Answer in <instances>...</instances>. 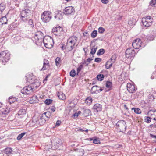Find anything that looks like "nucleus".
<instances>
[{
	"label": "nucleus",
	"mask_w": 156,
	"mask_h": 156,
	"mask_svg": "<svg viewBox=\"0 0 156 156\" xmlns=\"http://www.w3.org/2000/svg\"><path fill=\"white\" fill-rule=\"evenodd\" d=\"M131 110H134V112L137 114H140L141 113L140 109L138 108H131Z\"/></svg>",
	"instance_id": "obj_38"
},
{
	"label": "nucleus",
	"mask_w": 156,
	"mask_h": 156,
	"mask_svg": "<svg viewBox=\"0 0 156 156\" xmlns=\"http://www.w3.org/2000/svg\"><path fill=\"white\" fill-rule=\"evenodd\" d=\"M38 119L39 117L38 118L36 116H34L33 117L32 119V122L34 123H38Z\"/></svg>",
	"instance_id": "obj_45"
},
{
	"label": "nucleus",
	"mask_w": 156,
	"mask_h": 156,
	"mask_svg": "<svg viewBox=\"0 0 156 156\" xmlns=\"http://www.w3.org/2000/svg\"><path fill=\"white\" fill-rule=\"evenodd\" d=\"M5 6L3 3L0 4V10L2 12L3 11L5 8Z\"/></svg>",
	"instance_id": "obj_55"
},
{
	"label": "nucleus",
	"mask_w": 156,
	"mask_h": 156,
	"mask_svg": "<svg viewBox=\"0 0 156 156\" xmlns=\"http://www.w3.org/2000/svg\"><path fill=\"white\" fill-rule=\"evenodd\" d=\"M32 88L30 87L29 85L28 86L25 87L21 90V92L24 94L28 95L30 94H32L34 92Z\"/></svg>",
	"instance_id": "obj_7"
},
{
	"label": "nucleus",
	"mask_w": 156,
	"mask_h": 156,
	"mask_svg": "<svg viewBox=\"0 0 156 156\" xmlns=\"http://www.w3.org/2000/svg\"><path fill=\"white\" fill-rule=\"evenodd\" d=\"M43 115H44L45 117L48 120L49 118L51 115V113L49 111L47 112L42 114Z\"/></svg>",
	"instance_id": "obj_37"
},
{
	"label": "nucleus",
	"mask_w": 156,
	"mask_h": 156,
	"mask_svg": "<svg viewBox=\"0 0 156 156\" xmlns=\"http://www.w3.org/2000/svg\"><path fill=\"white\" fill-rule=\"evenodd\" d=\"M43 43L45 47L47 48H50L52 47V45L51 44V43Z\"/></svg>",
	"instance_id": "obj_47"
},
{
	"label": "nucleus",
	"mask_w": 156,
	"mask_h": 156,
	"mask_svg": "<svg viewBox=\"0 0 156 156\" xmlns=\"http://www.w3.org/2000/svg\"><path fill=\"white\" fill-rule=\"evenodd\" d=\"M10 59V54L8 51H2L0 54V59L3 65H5Z\"/></svg>",
	"instance_id": "obj_3"
},
{
	"label": "nucleus",
	"mask_w": 156,
	"mask_h": 156,
	"mask_svg": "<svg viewBox=\"0 0 156 156\" xmlns=\"http://www.w3.org/2000/svg\"><path fill=\"white\" fill-rule=\"evenodd\" d=\"M7 19L6 16H4L0 18V24L2 25L4 24H6L7 22Z\"/></svg>",
	"instance_id": "obj_24"
},
{
	"label": "nucleus",
	"mask_w": 156,
	"mask_h": 156,
	"mask_svg": "<svg viewBox=\"0 0 156 156\" xmlns=\"http://www.w3.org/2000/svg\"><path fill=\"white\" fill-rule=\"evenodd\" d=\"M93 60V59L92 58H89L87 59L86 61L87 62L90 63V61L92 60Z\"/></svg>",
	"instance_id": "obj_63"
},
{
	"label": "nucleus",
	"mask_w": 156,
	"mask_h": 156,
	"mask_svg": "<svg viewBox=\"0 0 156 156\" xmlns=\"http://www.w3.org/2000/svg\"><path fill=\"white\" fill-rule=\"evenodd\" d=\"M63 13L65 14L72 15L75 13L74 9L72 6L66 7Z\"/></svg>",
	"instance_id": "obj_9"
},
{
	"label": "nucleus",
	"mask_w": 156,
	"mask_h": 156,
	"mask_svg": "<svg viewBox=\"0 0 156 156\" xmlns=\"http://www.w3.org/2000/svg\"><path fill=\"white\" fill-rule=\"evenodd\" d=\"M114 63H112V62L108 61L105 64V67L106 69H109L111 68L112 66V64Z\"/></svg>",
	"instance_id": "obj_30"
},
{
	"label": "nucleus",
	"mask_w": 156,
	"mask_h": 156,
	"mask_svg": "<svg viewBox=\"0 0 156 156\" xmlns=\"http://www.w3.org/2000/svg\"><path fill=\"white\" fill-rule=\"evenodd\" d=\"M56 108L54 106H51L50 108V110L52 111V112H54L55 111Z\"/></svg>",
	"instance_id": "obj_62"
},
{
	"label": "nucleus",
	"mask_w": 156,
	"mask_h": 156,
	"mask_svg": "<svg viewBox=\"0 0 156 156\" xmlns=\"http://www.w3.org/2000/svg\"><path fill=\"white\" fill-rule=\"evenodd\" d=\"M28 24L29 27L32 28L34 27V26L33 20L31 19H28Z\"/></svg>",
	"instance_id": "obj_35"
},
{
	"label": "nucleus",
	"mask_w": 156,
	"mask_h": 156,
	"mask_svg": "<svg viewBox=\"0 0 156 156\" xmlns=\"http://www.w3.org/2000/svg\"><path fill=\"white\" fill-rule=\"evenodd\" d=\"M105 52V50L103 49H100L98 51L97 55L98 56L103 54Z\"/></svg>",
	"instance_id": "obj_44"
},
{
	"label": "nucleus",
	"mask_w": 156,
	"mask_h": 156,
	"mask_svg": "<svg viewBox=\"0 0 156 156\" xmlns=\"http://www.w3.org/2000/svg\"><path fill=\"white\" fill-rule=\"evenodd\" d=\"M20 19L21 20L24 22H26L29 19V17L25 16L20 15Z\"/></svg>",
	"instance_id": "obj_40"
},
{
	"label": "nucleus",
	"mask_w": 156,
	"mask_h": 156,
	"mask_svg": "<svg viewBox=\"0 0 156 156\" xmlns=\"http://www.w3.org/2000/svg\"><path fill=\"white\" fill-rule=\"evenodd\" d=\"M150 5L151 6L156 7V0H151L150 2Z\"/></svg>",
	"instance_id": "obj_49"
},
{
	"label": "nucleus",
	"mask_w": 156,
	"mask_h": 156,
	"mask_svg": "<svg viewBox=\"0 0 156 156\" xmlns=\"http://www.w3.org/2000/svg\"><path fill=\"white\" fill-rule=\"evenodd\" d=\"M93 143L95 144H98L100 143V141L99 139L94 138L93 140Z\"/></svg>",
	"instance_id": "obj_57"
},
{
	"label": "nucleus",
	"mask_w": 156,
	"mask_h": 156,
	"mask_svg": "<svg viewBox=\"0 0 156 156\" xmlns=\"http://www.w3.org/2000/svg\"><path fill=\"white\" fill-rule=\"evenodd\" d=\"M105 31V29L102 27H99L98 28V32L102 34Z\"/></svg>",
	"instance_id": "obj_56"
},
{
	"label": "nucleus",
	"mask_w": 156,
	"mask_h": 156,
	"mask_svg": "<svg viewBox=\"0 0 156 156\" xmlns=\"http://www.w3.org/2000/svg\"><path fill=\"white\" fill-rule=\"evenodd\" d=\"M50 65L49 61L46 59H44L43 61V65L42 68L41 69V71L45 70L48 68Z\"/></svg>",
	"instance_id": "obj_15"
},
{
	"label": "nucleus",
	"mask_w": 156,
	"mask_h": 156,
	"mask_svg": "<svg viewBox=\"0 0 156 156\" xmlns=\"http://www.w3.org/2000/svg\"><path fill=\"white\" fill-rule=\"evenodd\" d=\"M31 14L30 11L28 9L22 10L21 12L20 15L25 16L29 17Z\"/></svg>",
	"instance_id": "obj_16"
},
{
	"label": "nucleus",
	"mask_w": 156,
	"mask_h": 156,
	"mask_svg": "<svg viewBox=\"0 0 156 156\" xmlns=\"http://www.w3.org/2000/svg\"><path fill=\"white\" fill-rule=\"evenodd\" d=\"M83 64H81L80 65V66L77 68L76 71H78L79 72H80L82 68H83Z\"/></svg>",
	"instance_id": "obj_58"
},
{
	"label": "nucleus",
	"mask_w": 156,
	"mask_h": 156,
	"mask_svg": "<svg viewBox=\"0 0 156 156\" xmlns=\"http://www.w3.org/2000/svg\"><path fill=\"white\" fill-rule=\"evenodd\" d=\"M155 37V34L153 33L152 34H149L147 36V40L151 41L153 40Z\"/></svg>",
	"instance_id": "obj_25"
},
{
	"label": "nucleus",
	"mask_w": 156,
	"mask_h": 156,
	"mask_svg": "<svg viewBox=\"0 0 156 156\" xmlns=\"http://www.w3.org/2000/svg\"><path fill=\"white\" fill-rule=\"evenodd\" d=\"M155 112L156 111L154 109H151L150 110L148 113V115L150 116H151L152 118L153 115H155Z\"/></svg>",
	"instance_id": "obj_27"
},
{
	"label": "nucleus",
	"mask_w": 156,
	"mask_h": 156,
	"mask_svg": "<svg viewBox=\"0 0 156 156\" xmlns=\"http://www.w3.org/2000/svg\"><path fill=\"white\" fill-rule=\"evenodd\" d=\"M78 38L75 36L70 37L68 39L65 48L69 51H71L77 41Z\"/></svg>",
	"instance_id": "obj_2"
},
{
	"label": "nucleus",
	"mask_w": 156,
	"mask_h": 156,
	"mask_svg": "<svg viewBox=\"0 0 156 156\" xmlns=\"http://www.w3.org/2000/svg\"><path fill=\"white\" fill-rule=\"evenodd\" d=\"M97 32L96 30L93 31L91 33V36L92 38H94L96 37L97 35Z\"/></svg>",
	"instance_id": "obj_46"
},
{
	"label": "nucleus",
	"mask_w": 156,
	"mask_h": 156,
	"mask_svg": "<svg viewBox=\"0 0 156 156\" xmlns=\"http://www.w3.org/2000/svg\"><path fill=\"white\" fill-rule=\"evenodd\" d=\"M142 22L143 25L146 27H148L151 25L152 21H147L144 18L142 19Z\"/></svg>",
	"instance_id": "obj_21"
},
{
	"label": "nucleus",
	"mask_w": 156,
	"mask_h": 156,
	"mask_svg": "<svg viewBox=\"0 0 156 156\" xmlns=\"http://www.w3.org/2000/svg\"><path fill=\"white\" fill-rule=\"evenodd\" d=\"M29 85L33 90L34 92H35L36 89L40 85L41 83L37 80H34V82L30 83Z\"/></svg>",
	"instance_id": "obj_10"
},
{
	"label": "nucleus",
	"mask_w": 156,
	"mask_h": 156,
	"mask_svg": "<svg viewBox=\"0 0 156 156\" xmlns=\"http://www.w3.org/2000/svg\"><path fill=\"white\" fill-rule=\"evenodd\" d=\"M51 145H54L55 147L54 148H53V149H56L62 144L61 140L57 138H55V140H51Z\"/></svg>",
	"instance_id": "obj_12"
},
{
	"label": "nucleus",
	"mask_w": 156,
	"mask_h": 156,
	"mask_svg": "<svg viewBox=\"0 0 156 156\" xmlns=\"http://www.w3.org/2000/svg\"><path fill=\"white\" fill-rule=\"evenodd\" d=\"M15 100V98L12 97H10L9 98V102L10 104L13 103Z\"/></svg>",
	"instance_id": "obj_52"
},
{
	"label": "nucleus",
	"mask_w": 156,
	"mask_h": 156,
	"mask_svg": "<svg viewBox=\"0 0 156 156\" xmlns=\"http://www.w3.org/2000/svg\"><path fill=\"white\" fill-rule=\"evenodd\" d=\"M97 87L98 86L96 85L93 86L91 89V93L92 94H97Z\"/></svg>",
	"instance_id": "obj_28"
},
{
	"label": "nucleus",
	"mask_w": 156,
	"mask_h": 156,
	"mask_svg": "<svg viewBox=\"0 0 156 156\" xmlns=\"http://www.w3.org/2000/svg\"><path fill=\"white\" fill-rule=\"evenodd\" d=\"M62 31V28L59 26L53 28L52 29V32L54 33V34L57 35H59L58 33L59 32Z\"/></svg>",
	"instance_id": "obj_18"
},
{
	"label": "nucleus",
	"mask_w": 156,
	"mask_h": 156,
	"mask_svg": "<svg viewBox=\"0 0 156 156\" xmlns=\"http://www.w3.org/2000/svg\"><path fill=\"white\" fill-rule=\"evenodd\" d=\"M112 83L110 81H107L106 83V87L109 90L112 89Z\"/></svg>",
	"instance_id": "obj_31"
},
{
	"label": "nucleus",
	"mask_w": 156,
	"mask_h": 156,
	"mask_svg": "<svg viewBox=\"0 0 156 156\" xmlns=\"http://www.w3.org/2000/svg\"><path fill=\"white\" fill-rule=\"evenodd\" d=\"M55 61L56 65L57 66H60V63L61 62V58L59 57H57L56 58Z\"/></svg>",
	"instance_id": "obj_36"
},
{
	"label": "nucleus",
	"mask_w": 156,
	"mask_h": 156,
	"mask_svg": "<svg viewBox=\"0 0 156 156\" xmlns=\"http://www.w3.org/2000/svg\"><path fill=\"white\" fill-rule=\"evenodd\" d=\"M97 48H98L97 47H96L95 46H93V48L91 49L90 52V54L91 55H94L95 54Z\"/></svg>",
	"instance_id": "obj_42"
},
{
	"label": "nucleus",
	"mask_w": 156,
	"mask_h": 156,
	"mask_svg": "<svg viewBox=\"0 0 156 156\" xmlns=\"http://www.w3.org/2000/svg\"><path fill=\"white\" fill-rule=\"evenodd\" d=\"M10 109L9 108H3L2 110V113L3 114L7 115L10 112Z\"/></svg>",
	"instance_id": "obj_39"
},
{
	"label": "nucleus",
	"mask_w": 156,
	"mask_h": 156,
	"mask_svg": "<svg viewBox=\"0 0 156 156\" xmlns=\"http://www.w3.org/2000/svg\"><path fill=\"white\" fill-rule=\"evenodd\" d=\"M82 111L83 112V115L87 117L91 114V111L89 109H87L86 108H82L81 109Z\"/></svg>",
	"instance_id": "obj_13"
},
{
	"label": "nucleus",
	"mask_w": 156,
	"mask_h": 156,
	"mask_svg": "<svg viewBox=\"0 0 156 156\" xmlns=\"http://www.w3.org/2000/svg\"><path fill=\"white\" fill-rule=\"evenodd\" d=\"M97 92H98V93H99L100 92H101L103 90V89L101 88V87H99L98 86L97 87Z\"/></svg>",
	"instance_id": "obj_61"
},
{
	"label": "nucleus",
	"mask_w": 156,
	"mask_h": 156,
	"mask_svg": "<svg viewBox=\"0 0 156 156\" xmlns=\"http://www.w3.org/2000/svg\"><path fill=\"white\" fill-rule=\"evenodd\" d=\"M55 16L54 18L58 20H60L62 18V16L61 13L58 11H57L55 12Z\"/></svg>",
	"instance_id": "obj_22"
},
{
	"label": "nucleus",
	"mask_w": 156,
	"mask_h": 156,
	"mask_svg": "<svg viewBox=\"0 0 156 156\" xmlns=\"http://www.w3.org/2000/svg\"><path fill=\"white\" fill-rule=\"evenodd\" d=\"M136 21L134 19L131 18L128 22V24L130 26L134 25H135Z\"/></svg>",
	"instance_id": "obj_33"
},
{
	"label": "nucleus",
	"mask_w": 156,
	"mask_h": 156,
	"mask_svg": "<svg viewBox=\"0 0 156 156\" xmlns=\"http://www.w3.org/2000/svg\"><path fill=\"white\" fill-rule=\"evenodd\" d=\"M26 81L27 82H28L29 83H31L33 82L34 80V77L33 75V74H31L28 75L26 76Z\"/></svg>",
	"instance_id": "obj_19"
},
{
	"label": "nucleus",
	"mask_w": 156,
	"mask_h": 156,
	"mask_svg": "<svg viewBox=\"0 0 156 156\" xmlns=\"http://www.w3.org/2000/svg\"><path fill=\"white\" fill-rule=\"evenodd\" d=\"M61 123V121L59 120H58L57 121L56 125L57 126H58L60 125Z\"/></svg>",
	"instance_id": "obj_64"
},
{
	"label": "nucleus",
	"mask_w": 156,
	"mask_h": 156,
	"mask_svg": "<svg viewBox=\"0 0 156 156\" xmlns=\"http://www.w3.org/2000/svg\"><path fill=\"white\" fill-rule=\"evenodd\" d=\"M104 77V76L103 74H100L97 75V80L99 81H102Z\"/></svg>",
	"instance_id": "obj_43"
},
{
	"label": "nucleus",
	"mask_w": 156,
	"mask_h": 156,
	"mask_svg": "<svg viewBox=\"0 0 156 156\" xmlns=\"http://www.w3.org/2000/svg\"><path fill=\"white\" fill-rule=\"evenodd\" d=\"M37 97L36 96H33L31 98L29 101V103L32 104L34 103L35 101L37 99Z\"/></svg>",
	"instance_id": "obj_34"
},
{
	"label": "nucleus",
	"mask_w": 156,
	"mask_h": 156,
	"mask_svg": "<svg viewBox=\"0 0 156 156\" xmlns=\"http://www.w3.org/2000/svg\"><path fill=\"white\" fill-rule=\"evenodd\" d=\"M26 113V110L24 109H20L18 112L17 113L18 117L20 118H23L25 115Z\"/></svg>",
	"instance_id": "obj_20"
},
{
	"label": "nucleus",
	"mask_w": 156,
	"mask_h": 156,
	"mask_svg": "<svg viewBox=\"0 0 156 156\" xmlns=\"http://www.w3.org/2000/svg\"><path fill=\"white\" fill-rule=\"evenodd\" d=\"M76 75V71L74 69H72L70 72V76L72 77H74Z\"/></svg>",
	"instance_id": "obj_48"
},
{
	"label": "nucleus",
	"mask_w": 156,
	"mask_h": 156,
	"mask_svg": "<svg viewBox=\"0 0 156 156\" xmlns=\"http://www.w3.org/2000/svg\"><path fill=\"white\" fill-rule=\"evenodd\" d=\"M143 18H144L147 21H151V16H146V17H144Z\"/></svg>",
	"instance_id": "obj_59"
},
{
	"label": "nucleus",
	"mask_w": 156,
	"mask_h": 156,
	"mask_svg": "<svg viewBox=\"0 0 156 156\" xmlns=\"http://www.w3.org/2000/svg\"><path fill=\"white\" fill-rule=\"evenodd\" d=\"M47 120V119L45 118L44 115L42 114L40 117H39L38 124L41 125H43L45 123Z\"/></svg>",
	"instance_id": "obj_14"
},
{
	"label": "nucleus",
	"mask_w": 156,
	"mask_h": 156,
	"mask_svg": "<svg viewBox=\"0 0 156 156\" xmlns=\"http://www.w3.org/2000/svg\"><path fill=\"white\" fill-rule=\"evenodd\" d=\"M155 96L154 95V94L153 93V92L151 94H150L148 96V99L149 100V101H153L155 98Z\"/></svg>",
	"instance_id": "obj_41"
},
{
	"label": "nucleus",
	"mask_w": 156,
	"mask_h": 156,
	"mask_svg": "<svg viewBox=\"0 0 156 156\" xmlns=\"http://www.w3.org/2000/svg\"><path fill=\"white\" fill-rule=\"evenodd\" d=\"M33 42L38 46H41L42 43H51L53 41V39L49 36L44 37L43 33L41 31H37L35 33L34 37H32Z\"/></svg>",
	"instance_id": "obj_1"
},
{
	"label": "nucleus",
	"mask_w": 156,
	"mask_h": 156,
	"mask_svg": "<svg viewBox=\"0 0 156 156\" xmlns=\"http://www.w3.org/2000/svg\"><path fill=\"white\" fill-rule=\"evenodd\" d=\"M57 96L61 100H64L65 98V94L61 92H58L57 94Z\"/></svg>",
	"instance_id": "obj_26"
},
{
	"label": "nucleus",
	"mask_w": 156,
	"mask_h": 156,
	"mask_svg": "<svg viewBox=\"0 0 156 156\" xmlns=\"http://www.w3.org/2000/svg\"><path fill=\"white\" fill-rule=\"evenodd\" d=\"M52 101V100L49 99H47L44 101V103L47 105H48L51 104Z\"/></svg>",
	"instance_id": "obj_51"
},
{
	"label": "nucleus",
	"mask_w": 156,
	"mask_h": 156,
	"mask_svg": "<svg viewBox=\"0 0 156 156\" xmlns=\"http://www.w3.org/2000/svg\"><path fill=\"white\" fill-rule=\"evenodd\" d=\"M52 16V14L49 11H45L41 16V18L42 21L47 23L50 21Z\"/></svg>",
	"instance_id": "obj_5"
},
{
	"label": "nucleus",
	"mask_w": 156,
	"mask_h": 156,
	"mask_svg": "<svg viewBox=\"0 0 156 156\" xmlns=\"http://www.w3.org/2000/svg\"><path fill=\"white\" fill-rule=\"evenodd\" d=\"M101 61V59L99 58H96L95 59L94 61L97 62H100Z\"/></svg>",
	"instance_id": "obj_60"
},
{
	"label": "nucleus",
	"mask_w": 156,
	"mask_h": 156,
	"mask_svg": "<svg viewBox=\"0 0 156 156\" xmlns=\"http://www.w3.org/2000/svg\"><path fill=\"white\" fill-rule=\"evenodd\" d=\"M126 56L127 58L133 57L135 54V51L133 48H127L125 52Z\"/></svg>",
	"instance_id": "obj_6"
},
{
	"label": "nucleus",
	"mask_w": 156,
	"mask_h": 156,
	"mask_svg": "<svg viewBox=\"0 0 156 156\" xmlns=\"http://www.w3.org/2000/svg\"><path fill=\"white\" fill-rule=\"evenodd\" d=\"M75 151L76 152L77 155L79 156H82L83 155L84 151L82 149H76Z\"/></svg>",
	"instance_id": "obj_23"
},
{
	"label": "nucleus",
	"mask_w": 156,
	"mask_h": 156,
	"mask_svg": "<svg viewBox=\"0 0 156 156\" xmlns=\"http://www.w3.org/2000/svg\"><path fill=\"white\" fill-rule=\"evenodd\" d=\"M116 58V56L115 55H112L109 61L112 62V63H114Z\"/></svg>",
	"instance_id": "obj_53"
},
{
	"label": "nucleus",
	"mask_w": 156,
	"mask_h": 156,
	"mask_svg": "<svg viewBox=\"0 0 156 156\" xmlns=\"http://www.w3.org/2000/svg\"><path fill=\"white\" fill-rule=\"evenodd\" d=\"M26 134V132H23L19 134L17 137V139L18 140H20Z\"/></svg>",
	"instance_id": "obj_50"
},
{
	"label": "nucleus",
	"mask_w": 156,
	"mask_h": 156,
	"mask_svg": "<svg viewBox=\"0 0 156 156\" xmlns=\"http://www.w3.org/2000/svg\"><path fill=\"white\" fill-rule=\"evenodd\" d=\"M5 153L7 155H9L12 154V150L11 148H6L4 150Z\"/></svg>",
	"instance_id": "obj_29"
},
{
	"label": "nucleus",
	"mask_w": 156,
	"mask_h": 156,
	"mask_svg": "<svg viewBox=\"0 0 156 156\" xmlns=\"http://www.w3.org/2000/svg\"><path fill=\"white\" fill-rule=\"evenodd\" d=\"M116 126L119 132L124 133L126 130L127 125L126 121L124 120L119 121L116 124Z\"/></svg>",
	"instance_id": "obj_4"
},
{
	"label": "nucleus",
	"mask_w": 156,
	"mask_h": 156,
	"mask_svg": "<svg viewBox=\"0 0 156 156\" xmlns=\"http://www.w3.org/2000/svg\"><path fill=\"white\" fill-rule=\"evenodd\" d=\"M95 112L101 111L102 110V105L98 103H97L94 105L93 107Z\"/></svg>",
	"instance_id": "obj_17"
},
{
	"label": "nucleus",
	"mask_w": 156,
	"mask_h": 156,
	"mask_svg": "<svg viewBox=\"0 0 156 156\" xmlns=\"http://www.w3.org/2000/svg\"><path fill=\"white\" fill-rule=\"evenodd\" d=\"M142 42L139 39L135 40L132 43V45L134 48L139 49L142 47Z\"/></svg>",
	"instance_id": "obj_8"
},
{
	"label": "nucleus",
	"mask_w": 156,
	"mask_h": 156,
	"mask_svg": "<svg viewBox=\"0 0 156 156\" xmlns=\"http://www.w3.org/2000/svg\"><path fill=\"white\" fill-rule=\"evenodd\" d=\"M151 118L149 116H146L144 117L145 121L147 123H150L151 121Z\"/></svg>",
	"instance_id": "obj_54"
},
{
	"label": "nucleus",
	"mask_w": 156,
	"mask_h": 156,
	"mask_svg": "<svg viewBox=\"0 0 156 156\" xmlns=\"http://www.w3.org/2000/svg\"><path fill=\"white\" fill-rule=\"evenodd\" d=\"M127 89L128 91L131 93H133L137 89V88L135 86L130 83H128L127 85Z\"/></svg>",
	"instance_id": "obj_11"
},
{
	"label": "nucleus",
	"mask_w": 156,
	"mask_h": 156,
	"mask_svg": "<svg viewBox=\"0 0 156 156\" xmlns=\"http://www.w3.org/2000/svg\"><path fill=\"white\" fill-rule=\"evenodd\" d=\"M92 101V98L90 97H88L85 100V103H86L87 105H89L91 103Z\"/></svg>",
	"instance_id": "obj_32"
}]
</instances>
